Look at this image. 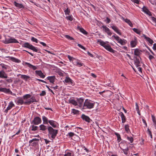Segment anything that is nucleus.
<instances>
[{"label":"nucleus","mask_w":156,"mask_h":156,"mask_svg":"<svg viewBox=\"0 0 156 156\" xmlns=\"http://www.w3.org/2000/svg\"><path fill=\"white\" fill-rule=\"evenodd\" d=\"M47 129L48 132V134L51 135V137L53 139L55 138L58 133V130L54 129L50 126H48Z\"/></svg>","instance_id":"obj_1"},{"label":"nucleus","mask_w":156,"mask_h":156,"mask_svg":"<svg viewBox=\"0 0 156 156\" xmlns=\"http://www.w3.org/2000/svg\"><path fill=\"white\" fill-rule=\"evenodd\" d=\"M100 44L109 51L112 53L114 52V50L108 44H106L105 42L103 41H101L100 42Z\"/></svg>","instance_id":"obj_2"},{"label":"nucleus","mask_w":156,"mask_h":156,"mask_svg":"<svg viewBox=\"0 0 156 156\" xmlns=\"http://www.w3.org/2000/svg\"><path fill=\"white\" fill-rule=\"evenodd\" d=\"M94 104L88 100L87 99L83 104V107H86L88 108H91L93 107Z\"/></svg>","instance_id":"obj_3"},{"label":"nucleus","mask_w":156,"mask_h":156,"mask_svg":"<svg viewBox=\"0 0 156 156\" xmlns=\"http://www.w3.org/2000/svg\"><path fill=\"white\" fill-rule=\"evenodd\" d=\"M4 43L5 44H9L10 43H18L17 41L15 38L10 37L9 38H6L5 40Z\"/></svg>","instance_id":"obj_4"},{"label":"nucleus","mask_w":156,"mask_h":156,"mask_svg":"<svg viewBox=\"0 0 156 156\" xmlns=\"http://www.w3.org/2000/svg\"><path fill=\"white\" fill-rule=\"evenodd\" d=\"M39 140V139L34 138L30 140L29 141V143L30 144L31 143V145L33 146H36L37 144H38V141Z\"/></svg>","instance_id":"obj_5"},{"label":"nucleus","mask_w":156,"mask_h":156,"mask_svg":"<svg viewBox=\"0 0 156 156\" xmlns=\"http://www.w3.org/2000/svg\"><path fill=\"white\" fill-rule=\"evenodd\" d=\"M101 27L103 28V30L108 35L111 36L112 34L109 29L106 26L103 25Z\"/></svg>","instance_id":"obj_6"},{"label":"nucleus","mask_w":156,"mask_h":156,"mask_svg":"<svg viewBox=\"0 0 156 156\" xmlns=\"http://www.w3.org/2000/svg\"><path fill=\"white\" fill-rule=\"evenodd\" d=\"M41 122V120L40 118L39 117H36L34 118V120H33L32 122L35 125H38Z\"/></svg>","instance_id":"obj_7"},{"label":"nucleus","mask_w":156,"mask_h":156,"mask_svg":"<svg viewBox=\"0 0 156 156\" xmlns=\"http://www.w3.org/2000/svg\"><path fill=\"white\" fill-rule=\"evenodd\" d=\"M34 102H37V101L35 99V98L32 97L30 100L26 101L24 102V104L25 105H30L31 103H33Z\"/></svg>","instance_id":"obj_8"},{"label":"nucleus","mask_w":156,"mask_h":156,"mask_svg":"<svg viewBox=\"0 0 156 156\" xmlns=\"http://www.w3.org/2000/svg\"><path fill=\"white\" fill-rule=\"evenodd\" d=\"M134 64L136 67L140 66V62L139 60L140 58L137 57L136 56H134Z\"/></svg>","instance_id":"obj_9"},{"label":"nucleus","mask_w":156,"mask_h":156,"mask_svg":"<svg viewBox=\"0 0 156 156\" xmlns=\"http://www.w3.org/2000/svg\"><path fill=\"white\" fill-rule=\"evenodd\" d=\"M116 38L117 39V41H118V42L121 45H124L126 44L127 41L125 40L124 39H122L119 37H116Z\"/></svg>","instance_id":"obj_10"},{"label":"nucleus","mask_w":156,"mask_h":156,"mask_svg":"<svg viewBox=\"0 0 156 156\" xmlns=\"http://www.w3.org/2000/svg\"><path fill=\"white\" fill-rule=\"evenodd\" d=\"M0 91L3 92L6 94H12V92L9 89L0 87Z\"/></svg>","instance_id":"obj_11"},{"label":"nucleus","mask_w":156,"mask_h":156,"mask_svg":"<svg viewBox=\"0 0 156 156\" xmlns=\"http://www.w3.org/2000/svg\"><path fill=\"white\" fill-rule=\"evenodd\" d=\"M14 106L15 105L13 103V102L12 101L10 102L9 103L8 106L4 111L6 113H7L8 110L11 109L12 107H14Z\"/></svg>","instance_id":"obj_12"},{"label":"nucleus","mask_w":156,"mask_h":156,"mask_svg":"<svg viewBox=\"0 0 156 156\" xmlns=\"http://www.w3.org/2000/svg\"><path fill=\"white\" fill-rule=\"evenodd\" d=\"M81 118L83 120H84L86 122H88L89 123L90 122V121H92L89 117L84 114H83L82 115Z\"/></svg>","instance_id":"obj_13"},{"label":"nucleus","mask_w":156,"mask_h":156,"mask_svg":"<svg viewBox=\"0 0 156 156\" xmlns=\"http://www.w3.org/2000/svg\"><path fill=\"white\" fill-rule=\"evenodd\" d=\"M0 77L2 78H7L8 76L7 74L3 70L0 71Z\"/></svg>","instance_id":"obj_14"},{"label":"nucleus","mask_w":156,"mask_h":156,"mask_svg":"<svg viewBox=\"0 0 156 156\" xmlns=\"http://www.w3.org/2000/svg\"><path fill=\"white\" fill-rule=\"evenodd\" d=\"M35 72L36 74L39 76L41 78H44L45 77V75L41 70H36Z\"/></svg>","instance_id":"obj_15"},{"label":"nucleus","mask_w":156,"mask_h":156,"mask_svg":"<svg viewBox=\"0 0 156 156\" xmlns=\"http://www.w3.org/2000/svg\"><path fill=\"white\" fill-rule=\"evenodd\" d=\"M78 106L80 107H81L83 105L84 99L82 98H80L77 100Z\"/></svg>","instance_id":"obj_16"},{"label":"nucleus","mask_w":156,"mask_h":156,"mask_svg":"<svg viewBox=\"0 0 156 156\" xmlns=\"http://www.w3.org/2000/svg\"><path fill=\"white\" fill-rule=\"evenodd\" d=\"M141 54L140 51L138 49H136L134 50V56H136L137 57L141 59L140 55Z\"/></svg>","instance_id":"obj_17"},{"label":"nucleus","mask_w":156,"mask_h":156,"mask_svg":"<svg viewBox=\"0 0 156 156\" xmlns=\"http://www.w3.org/2000/svg\"><path fill=\"white\" fill-rule=\"evenodd\" d=\"M25 65H27L30 68H31L34 70H35L37 69V67L36 66L27 62H25Z\"/></svg>","instance_id":"obj_18"},{"label":"nucleus","mask_w":156,"mask_h":156,"mask_svg":"<svg viewBox=\"0 0 156 156\" xmlns=\"http://www.w3.org/2000/svg\"><path fill=\"white\" fill-rule=\"evenodd\" d=\"M119 115L121 117L122 120V123L125 122L126 120V118L123 113L122 112H120L119 113Z\"/></svg>","instance_id":"obj_19"},{"label":"nucleus","mask_w":156,"mask_h":156,"mask_svg":"<svg viewBox=\"0 0 156 156\" xmlns=\"http://www.w3.org/2000/svg\"><path fill=\"white\" fill-rule=\"evenodd\" d=\"M122 19L126 23H127L131 27H133V25L130 20L127 19H125L123 17H122Z\"/></svg>","instance_id":"obj_20"},{"label":"nucleus","mask_w":156,"mask_h":156,"mask_svg":"<svg viewBox=\"0 0 156 156\" xmlns=\"http://www.w3.org/2000/svg\"><path fill=\"white\" fill-rule=\"evenodd\" d=\"M113 29L116 33L120 35H121V33L119 32V31L117 27L115 26H112L111 27Z\"/></svg>","instance_id":"obj_21"},{"label":"nucleus","mask_w":156,"mask_h":156,"mask_svg":"<svg viewBox=\"0 0 156 156\" xmlns=\"http://www.w3.org/2000/svg\"><path fill=\"white\" fill-rule=\"evenodd\" d=\"M55 76H48L47 78V79L48 80H49V81L51 83H53L55 81Z\"/></svg>","instance_id":"obj_22"},{"label":"nucleus","mask_w":156,"mask_h":156,"mask_svg":"<svg viewBox=\"0 0 156 156\" xmlns=\"http://www.w3.org/2000/svg\"><path fill=\"white\" fill-rule=\"evenodd\" d=\"M143 36H144V38L149 43L151 44H152L154 41H153L149 37H147L145 35H144Z\"/></svg>","instance_id":"obj_23"},{"label":"nucleus","mask_w":156,"mask_h":156,"mask_svg":"<svg viewBox=\"0 0 156 156\" xmlns=\"http://www.w3.org/2000/svg\"><path fill=\"white\" fill-rule=\"evenodd\" d=\"M48 122L54 128H56L57 127L56 122L52 120H49Z\"/></svg>","instance_id":"obj_24"},{"label":"nucleus","mask_w":156,"mask_h":156,"mask_svg":"<svg viewBox=\"0 0 156 156\" xmlns=\"http://www.w3.org/2000/svg\"><path fill=\"white\" fill-rule=\"evenodd\" d=\"M23 45V46L24 47L28 48L30 49L32 46V45L27 42L24 43Z\"/></svg>","instance_id":"obj_25"},{"label":"nucleus","mask_w":156,"mask_h":156,"mask_svg":"<svg viewBox=\"0 0 156 156\" xmlns=\"http://www.w3.org/2000/svg\"><path fill=\"white\" fill-rule=\"evenodd\" d=\"M23 45V46L24 47L28 48L30 49L32 46V45L27 42L24 43Z\"/></svg>","instance_id":"obj_26"},{"label":"nucleus","mask_w":156,"mask_h":156,"mask_svg":"<svg viewBox=\"0 0 156 156\" xmlns=\"http://www.w3.org/2000/svg\"><path fill=\"white\" fill-rule=\"evenodd\" d=\"M130 44L131 47H135L136 45V39H134V40L130 42Z\"/></svg>","instance_id":"obj_27"},{"label":"nucleus","mask_w":156,"mask_h":156,"mask_svg":"<svg viewBox=\"0 0 156 156\" xmlns=\"http://www.w3.org/2000/svg\"><path fill=\"white\" fill-rule=\"evenodd\" d=\"M64 81L65 82L69 83V84H72L73 82L72 80L69 77H66Z\"/></svg>","instance_id":"obj_28"},{"label":"nucleus","mask_w":156,"mask_h":156,"mask_svg":"<svg viewBox=\"0 0 156 156\" xmlns=\"http://www.w3.org/2000/svg\"><path fill=\"white\" fill-rule=\"evenodd\" d=\"M14 4L15 5L16 7H17L20 9L24 8V6L22 4L18 3L16 2H14Z\"/></svg>","instance_id":"obj_29"},{"label":"nucleus","mask_w":156,"mask_h":156,"mask_svg":"<svg viewBox=\"0 0 156 156\" xmlns=\"http://www.w3.org/2000/svg\"><path fill=\"white\" fill-rule=\"evenodd\" d=\"M69 103L72 104L75 106H77L78 105L77 102L73 100H69Z\"/></svg>","instance_id":"obj_30"},{"label":"nucleus","mask_w":156,"mask_h":156,"mask_svg":"<svg viewBox=\"0 0 156 156\" xmlns=\"http://www.w3.org/2000/svg\"><path fill=\"white\" fill-rule=\"evenodd\" d=\"M42 120L44 123V124H48V122L47 118L44 116H42Z\"/></svg>","instance_id":"obj_31"},{"label":"nucleus","mask_w":156,"mask_h":156,"mask_svg":"<svg viewBox=\"0 0 156 156\" xmlns=\"http://www.w3.org/2000/svg\"><path fill=\"white\" fill-rule=\"evenodd\" d=\"M152 121L154 123V125L155 129H156V120L154 116L152 115L151 116Z\"/></svg>","instance_id":"obj_32"},{"label":"nucleus","mask_w":156,"mask_h":156,"mask_svg":"<svg viewBox=\"0 0 156 156\" xmlns=\"http://www.w3.org/2000/svg\"><path fill=\"white\" fill-rule=\"evenodd\" d=\"M78 28L79 29L80 31L84 34H87V32L83 28L78 27Z\"/></svg>","instance_id":"obj_33"},{"label":"nucleus","mask_w":156,"mask_h":156,"mask_svg":"<svg viewBox=\"0 0 156 156\" xmlns=\"http://www.w3.org/2000/svg\"><path fill=\"white\" fill-rule=\"evenodd\" d=\"M40 130H43V131H44L46 130L47 129L46 127L44 125H41L40 126Z\"/></svg>","instance_id":"obj_34"},{"label":"nucleus","mask_w":156,"mask_h":156,"mask_svg":"<svg viewBox=\"0 0 156 156\" xmlns=\"http://www.w3.org/2000/svg\"><path fill=\"white\" fill-rule=\"evenodd\" d=\"M21 77L22 78L26 80H27V79L30 78V77L29 76L24 75H21Z\"/></svg>","instance_id":"obj_35"},{"label":"nucleus","mask_w":156,"mask_h":156,"mask_svg":"<svg viewBox=\"0 0 156 156\" xmlns=\"http://www.w3.org/2000/svg\"><path fill=\"white\" fill-rule=\"evenodd\" d=\"M24 102L22 98L19 99L17 101V103L21 105L23 104V103L24 104Z\"/></svg>","instance_id":"obj_36"},{"label":"nucleus","mask_w":156,"mask_h":156,"mask_svg":"<svg viewBox=\"0 0 156 156\" xmlns=\"http://www.w3.org/2000/svg\"><path fill=\"white\" fill-rule=\"evenodd\" d=\"M133 30L136 33L140 34L141 33V31L137 29L134 28L133 29Z\"/></svg>","instance_id":"obj_37"},{"label":"nucleus","mask_w":156,"mask_h":156,"mask_svg":"<svg viewBox=\"0 0 156 156\" xmlns=\"http://www.w3.org/2000/svg\"><path fill=\"white\" fill-rule=\"evenodd\" d=\"M30 128H31V130L32 131H36L37 130L38 127L37 126L32 125L31 126Z\"/></svg>","instance_id":"obj_38"},{"label":"nucleus","mask_w":156,"mask_h":156,"mask_svg":"<svg viewBox=\"0 0 156 156\" xmlns=\"http://www.w3.org/2000/svg\"><path fill=\"white\" fill-rule=\"evenodd\" d=\"M136 111H137V113H138V114L139 115H140V112L139 111V107H138L137 103H136Z\"/></svg>","instance_id":"obj_39"},{"label":"nucleus","mask_w":156,"mask_h":156,"mask_svg":"<svg viewBox=\"0 0 156 156\" xmlns=\"http://www.w3.org/2000/svg\"><path fill=\"white\" fill-rule=\"evenodd\" d=\"M65 14L66 15H69L70 13V10L68 8H67L66 10L64 11Z\"/></svg>","instance_id":"obj_40"},{"label":"nucleus","mask_w":156,"mask_h":156,"mask_svg":"<svg viewBox=\"0 0 156 156\" xmlns=\"http://www.w3.org/2000/svg\"><path fill=\"white\" fill-rule=\"evenodd\" d=\"M5 79V81L8 83H12L13 81L12 80L11 78L8 79H7V78Z\"/></svg>","instance_id":"obj_41"},{"label":"nucleus","mask_w":156,"mask_h":156,"mask_svg":"<svg viewBox=\"0 0 156 156\" xmlns=\"http://www.w3.org/2000/svg\"><path fill=\"white\" fill-rule=\"evenodd\" d=\"M31 95L30 94H27L23 96V98L24 99H27V98H30Z\"/></svg>","instance_id":"obj_42"},{"label":"nucleus","mask_w":156,"mask_h":156,"mask_svg":"<svg viewBox=\"0 0 156 156\" xmlns=\"http://www.w3.org/2000/svg\"><path fill=\"white\" fill-rule=\"evenodd\" d=\"M125 130L126 132H128L129 130V126L128 125H126L125 126Z\"/></svg>","instance_id":"obj_43"},{"label":"nucleus","mask_w":156,"mask_h":156,"mask_svg":"<svg viewBox=\"0 0 156 156\" xmlns=\"http://www.w3.org/2000/svg\"><path fill=\"white\" fill-rule=\"evenodd\" d=\"M66 18L69 20L72 21L73 20V18L71 16H67L66 17Z\"/></svg>","instance_id":"obj_44"},{"label":"nucleus","mask_w":156,"mask_h":156,"mask_svg":"<svg viewBox=\"0 0 156 156\" xmlns=\"http://www.w3.org/2000/svg\"><path fill=\"white\" fill-rule=\"evenodd\" d=\"M31 50H33V51L37 52V49L34 46H33V45L32 46L31 49Z\"/></svg>","instance_id":"obj_45"},{"label":"nucleus","mask_w":156,"mask_h":156,"mask_svg":"<svg viewBox=\"0 0 156 156\" xmlns=\"http://www.w3.org/2000/svg\"><path fill=\"white\" fill-rule=\"evenodd\" d=\"M69 40H73L74 39L73 37H72L69 35H66L65 36Z\"/></svg>","instance_id":"obj_46"},{"label":"nucleus","mask_w":156,"mask_h":156,"mask_svg":"<svg viewBox=\"0 0 156 156\" xmlns=\"http://www.w3.org/2000/svg\"><path fill=\"white\" fill-rule=\"evenodd\" d=\"M147 132L148 133V134L150 136L151 138H152V135L151 132L149 129H147Z\"/></svg>","instance_id":"obj_47"},{"label":"nucleus","mask_w":156,"mask_h":156,"mask_svg":"<svg viewBox=\"0 0 156 156\" xmlns=\"http://www.w3.org/2000/svg\"><path fill=\"white\" fill-rule=\"evenodd\" d=\"M115 134L116 135V136L117 137L118 140H119V141L121 139L120 135H119V134L118 133H115Z\"/></svg>","instance_id":"obj_48"},{"label":"nucleus","mask_w":156,"mask_h":156,"mask_svg":"<svg viewBox=\"0 0 156 156\" xmlns=\"http://www.w3.org/2000/svg\"><path fill=\"white\" fill-rule=\"evenodd\" d=\"M79 112V111L75 109H72V112L74 114H78Z\"/></svg>","instance_id":"obj_49"},{"label":"nucleus","mask_w":156,"mask_h":156,"mask_svg":"<svg viewBox=\"0 0 156 156\" xmlns=\"http://www.w3.org/2000/svg\"><path fill=\"white\" fill-rule=\"evenodd\" d=\"M127 139L130 141V143H132L133 142V138L132 137L127 136Z\"/></svg>","instance_id":"obj_50"},{"label":"nucleus","mask_w":156,"mask_h":156,"mask_svg":"<svg viewBox=\"0 0 156 156\" xmlns=\"http://www.w3.org/2000/svg\"><path fill=\"white\" fill-rule=\"evenodd\" d=\"M31 40L34 42H35L36 43L38 42V40L37 39L35 38L34 37H32L31 39Z\"/></svg>","instance_id":"obj_51"},{"label":"nucleus","mask_w":156,"mask_h":156,"mask_svg":"<svg viewBox=\"0 0 156 156\" xmlns=\"http://www.w3.org/2000/svg\"><path fill=\"white\" fill-rule=\"evenodd\" d=\"M1 66L2 67L3 69H7V66L4 65L3 64H0Z\"/></svg>","instance_id":"obj_52"},{"label":"nucleus","mask_w":156,"mask_h":156,"mask_svg":"<svg viewBox=\"0 0 156 156\" xmlns=\"http://www.w3.org/2000/svg\"><path fill=\"white\" fill-rule=\"evenodd\" d=\"M128 148L126 147V148L125 149H124L123 150L124 153L126 155L128 154Z\"/></svg>","instance_id":"obj_53"},{"label":"nucleus","mask_w":156,"mask_h":156,"mask_svg":"<svg viewBox=\"0 0 156 156\" xmlns=\"http://www.w3.org/2000/svg\"><path fill=\"white\" fill-rule=\"evenodd\" d=\"M76 63L77 65L79 67H81V66H82L83 65V63H81L79 62H76Z\"/></svg>","instance_id":"obj_54"},{"label":"nucleus","mask_w":156,"mask_h":156,"mask_svg":"<svg viewBox=\"0 0 156 156\" xmlns=\"http://www.w3.org/2000/svg\"><path fill=\"white\" fill-rule=\"evenodd\" d=\"M46 92L45 91H42L41 93L40 94V96H44L46 94Z\"/></svg>","instance_id":"obj_55"},{"label":"nucleus","mask_w":156,"mask_h":156,"mask_svg":"<svg viewBox=\"0 0 156 156\" xmlns=\"http://www.w3.org/2000/svg\"><path fill=\"white\" fill-rule=\"evenodd\" d=\"M142 9L143 11H144L145 13L148 10L144 6L143 8Z\"/></svg>","instance_id":"obj_56"},{"label":"nucleus","mask_w":156,"mask_h":156,"mask_svg":"<svg viewBox=\"0 0 156 156\" xmlns=\"http://www.w3.org/2000/svg\"><path fill=\"white\" fill-rule=\"evenodd\" d=\"M69 136L70 137H72L73 136L75 135L74 134V133L72 132H70L68 134Z\"/></svg>","instance_id":"obj_57"},{"label":"nucleus","mask_w":156,"mask_h":156,"mask_svg":"<svg viewBox=\"0 0 156 156\" xmlns=\"http://www.w3.org/2000/svg\"><path fill=\"white\" fill-rule=\"evenodd\" d=\"M67 57L69 60L70 61L72 60L74 58L73 57L70 56L69 55H68Z\"/></svg>","instance_id":"obj_58"},{"label":"nucleus","mask_w":156,"mask_h":156,"mask_svg":"<svg viewBox=\"0 0 156 156\" xmlns=\"http://www.w3.org/2000/svg\"><path fill=\"white\" fill-rule=\"evenodd\" d=\"M78 46L80 47V48H81L84 49V50H85L86 49V48L83 46H82L80 44H78Z\"/></svg>","instance_id":"obj_59"},{"label":"nucleus","mask_w":156,"mask_h":156,"mask_svg":"<svg viewBox=\"0 0 156 156\" xmlns=\"http://www.w3.org/2000/svg\"><path fill=\"white\" fill-rule=\"evenodd\" d=\"M46 87L48 88V90L50 91L51 92V93H53V94H54V93L53 92V91L52 90H51L49 88V87H48V86L47 85H46Z\"/></svg>","instance_id":"obj_60"},{"label":"nucleus","mask_w":156,"mask_h":156,"mask_svg":"<svg viewBox=\"0 0 156 156\" xmlns=\"http://www.w3.org/2000/svg\"><path fill=\"white\" fill-rule=\"evenodd\" d=\"M131 1L136 4H138L140 1L139 0H131Z\"/></svg>","instance_id":"obj_61"},{"label":"nucleus","mask_w":156,"mask_h":156,"mask_svg":"<svg viewBox=\"0 0 156 156\" xmlns=\"http://www.w3.org/2000/svg\"><path fill=\"white\" fill-rule=\"evenodd\" d=\"M145 13H146L147 14L150 16H151V15H152L151 12H150V11H149V10H148L146 12H145Z\"/></svg>","instance_id":"obj_62"},{"label":"nucleus","mask_w":156,"mask_h":156,"mask_svg":"<svg viewBox=\"0 0 156 156\" xmlns=\"http://www.w3.org/2000/svg\"><path fill=\"white\" fill-rule=\"evenodd\" d=\"M151 20L153 21L154 22L156 23V18L154 17H151Z\"/></svg>","instance_id":"obj_63"},{"label":"nucleus","mask_w":156,"mask_h":156,"mask_svg":"<svg viewBox=\"0 0 156 156\" xmlns=\"http://www.w3.org/2000/svg\"><path fill=\"white\" fill-rule=\"evenodd\" d=\"M82 150L85 151L86 152H88V150L85 147H83L82 148Z\"/></svg>","instance_id":"obj_64"}]
</instances>
